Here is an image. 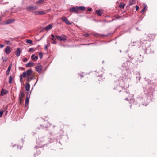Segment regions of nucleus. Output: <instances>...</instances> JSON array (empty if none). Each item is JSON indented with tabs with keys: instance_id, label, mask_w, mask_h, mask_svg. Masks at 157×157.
I'll use <instances>...</instances> for the list:
<instances>
[{
	"instance_id": "obj_1",
	"label": "nucleus",
	"mask_w": 157,
	"mask_h": 157,
	"mask_svg": "<svg viewBox=\"0 0 157 157\" xmlns=\"http://www.w3.org/2000/svg\"><path fill=\"white\" fill-rule=\"evenodd\" d=\"M32 73L33 71L31 69H29L27 70L26 72L23 73L22 74H20V82L21 83H22L23 82L22 77L23 78H25L27 76H29L32 74Z\"/></svg>"
},
{
	"instance_id": "obj_2",
	"label": "nucleus",
	"mask_w": 157,
	"mask_h": 157,
	"mask_svg": "<svg viewBox=\"0 0 157 157\" xmlns=\"http://www.w3.org/2000/svg\"><path fill=\"white\" fill-rule=\"evenodd\" d=\"M69 10L70 12L75 13H78L79 12L77 6L71 8Z\"/></svg>"
},
{
	"instance_id": "obj_3",
	"label": "nucleus",
	"mask_w": 157,
	"mask_h": 157,
	"mask_svg": "<svg viewBox=\"0 0 157 157\" xmlns=\"http://www.w3.org/2000/svg\"><path fill=\"white\" fill-rule=\"evenodd\" d=\"M62 20L66 24L68 25H71V23L69 22L68 20L67 17L65 16H63L61 18Z\"/></svg>"
},
{
	"instance_id": "obj_4",
	"label": "nucleus",
	"mask_w": 157,
	"mask_h": 157,
	"mask_svg": "<svg viewBox=\"0 0 157 157\" xmlns=\"http://www.w3.org/2000/svg\"><path fill=\"white\" fill-rule=\"evenodd\" d=\"M5 52L7 54H9L11 52V48L7 46L5 49Z\"/></svg>"
},
{
	"instance_id": "obj_5",
	"label": "nucleus",
	"mask_w": 157,
	"mask_h": 157,
	"mask_svg": "<svg viewBox=\"0 0 157 157\" xmlns=\"http://www.w3.org/2000/svg\"><path fill=\"white\" fill-rule=\"evenodd\" d=\"M37 8V6H32L28 7L27 9L28 11H30L36 10Z\"/></svg>"
},
{
	"instance_id": "obj_6",
	"label": "nucleus",
	"mask_w": 157,
	"mask_h": 157,
	"mask_svg": "<svg viewBox=\"0 0 157 157\" xmlns=\"http://www.w3.org/2000/svg\"><path fill=\"white\" fill-rule=\"evenodd\" d=\"M8 91L5 89H2L1 91L0 95L1 96H3L5 94L8 93Z\"/></svg>"
},
{
	"instance_id": "obj_7",
	"label": "nucleus",
	"mask_w": 157,
	"mask_h": 157,
	"mask_svg": "<svg viewBox=\"0 0 157 157\" xmlns=\"http://www.w3.org/2000/svg\"><path fill=\"white\" fill-rule=\"evenodd\" d=\"M25 96V94L23 91H21L19 95V99H23Z\"/></svg>"
},
{
	"instance_id": "obj_8",
	"label": "nucleus",
	"mask_w": 157,
	"mask_h": 157,
	"mask_svg": "<svg viewBox=\"0 0 157 157\" xmlns=\"http://www.w3.org/2000/svg\"><path fill=\"white\" fill-rule=\"evenodd\" d=\"M78 12L83 11L86 10V8L85 7L83 6H77Z\"/></svg>"
},
{
	"instance_id": "obj_9",
	"label": "nucleus",
	"mask_w": 157,
	"mask_h": 157,
	"mask_svg": "<svg viewBox=\"0 0 157 157\" xmlns=\"http://www.w3.org/2000/svg\"><path fill=\"white\" fill-rule=\"evenodd\" d=\"M52 25L50 24L47 25V26H46L44 28V29L46 31H48L51 29L52 28Z\"/></svg>"
},
{
	"instance_id": "obj_10",
	"label": "nucleus",
	"mask_w": 157,
	"mask_h": 157,
	"mask_svg": "<svg viewBox=\"0 0 157 157\" xmlns=\"http://www.w3.org/2000/svg\"><path fill=\"white\" fill-rule=\"evenodd\" d=\"M21 50L20 48H17L15 52V54L17 57H18L20 54Z\"/></svg>"
},
{
	"instance_id": "obj_11",
	"label": "nucleus",
	"mask_w": 157,
	"mask_h": 157,
	"mask_svg": "<svg viewBox=\"0 0 157 157\" xmlns=\"http://www.w3.org/2000/svg\"><path fill=\"white\" fill-rule=\"evenodd\" d=\"M34 64L31 62H29L28 63L26 64V66L27 68H28L31 66H34Z\"/></svg>"
},
{
	"instance_id": "obj_12",
	"label": "nucleus",
	"mask_w": 157,
	"mask_h": 157,
	"mask_svg": "<svg viewBox=\"0 0 157 157\" xmlns=\"http://www.w3.org/2000/svg\"><path fill=\"white\" fill-rule=\"evenodd\" d=\"M14 21L13 19H10L7 20L5 22L6 24H8L12 23Z\"/></svg>"
},
{
	"instance_id": "obj_13",
	"label": "nucleus",
	"mask_w": 157,
	"mask_h": 157,
	"mask_svg": "<svg viewBox=\"0 0 157 157\" xmlns=\"http://www.w3.org/2000/svg\"><path fill=\"white\" fill-rule=\"evenodd\" d=\"M30 85L29 83H27L26 84L25 88L27 91H29L30 90Z\"/></svg>"
},
{
	"instance_id": "obj_14",
	"label": "nucleus",
	"mask_w": 157,
	"mask_h": 157,
	"mask_svg": "<svg viewBox=\"0 0 157 157\" xmlns=\"http://www.w3.org/2000/svg\"><path fill=\"white\" fill-rule=\"evenodd\" d=\"M51 36L52 37V40L53 41V42H52V43L54 44H56V42L55 41L56 40V39L55 38V36L53 34H51Z\"/></svg>"
},
{
	"instance_id": "obj_15",
	"label": "nucleus",
	"mask_w": 157,
	"mask_h": 157,
	"mask_svg": "<svg viewBox=\"0 0 157 157\" xmlns=\"http://www.w3.org/2000/svg\"><path fill=\"white\" fill-rule=\"evenodd\" d=\"M31 58L33 60L36 61L38 59V57L34 55L33 54L31 56Z\"/></svg>"
},
{
	"instance_id": "obj_16",
	"label": "nucleus",
	"mask_w": 157,
	"mask_h": 157,
	"mask_svg": "<svg viewBox=\"0 0 157 157\" xmlns=\"http://www.w3.org/2000/svg\"><path fill=\"white\" fill-rule=\"evenodd\" d=\"M96 13L99 16H101L102 13V11L100 10H97L96 11Z\"/></svg>"
},
{
	"instance_id": "obj_17",
	"label": "nucleus",
	"mask_w": 157,
	"mask_h": 157,
	"mask_svg": "<svg viewBox=\"0 0 157 157\" xmlns=\"http://www.w3.org/2000/svg\"><path fill=\"white\" fill-rule=\"evenodd\" d=\"M125 6V4L122 2H121L119 5V7L123 9Z\"/></svg>"
},
{
	"instance_id": "obj_18",
	"label": "nucleus",
	"mask_w": 157,
	"mask_h": 157,
	"mask_svg": "<svg viewBox=\"0 0 157 157\" xmlns=\"http://www.w3.org/2000/svg\"><path fill=\"white\" fill-rule=\"evenodd\" d=\"M61 38L60 40V41H65L66 40L67 37L65 35H63L62 36H61Z\"/></svg>"
},
{
	"instance_id": "obj_19",
	"label": "nucleus",
	"mask_w": 157,
	"mask_h": 157,
	"mask_svg": "<svg viewBox=\"0 0 157 157\" xmlns=\"http://www.w3.org/2000/svg\"><path fill=\"white\" fill-rule=\"evenodd\" d=\"M44 0H39L36 3V4L38 5L42 4L44 3Z\"/></svg>"
},
{
	"instance_id": "obj_20",
	"label": "nucleus",
	"mask_w": 157,
	"mask_h": 157,
	"mask_svg": "<svg viewBox=\"0 0 157 157\" xmlns=\"http://www.w3.org/2000/svg\"><path fill=\"white\" fill-rule=\"evenodd\" d=\"M2 59L3 61V62L5 63L7 61L8 58L6 57H3L2 58Z\"/></svg>"
},
{
	"instance_id": "obj_21",
	"label": "nucleus",
	"mask_w": 157,
	"mask_h": 157,
	"mask_svg": "<svg viewBox=\"0 0 157 157\" xmlns=\"http://www.w3.org/2000/svg\"><path fill=\"white\" fill-rule=\"evenodd\" d=\"M29 101V99L28 98V97H27L26 98L25 100V106H26V105H27Z\"/></svg>"
},
{
	"instance_id": "obj_22",
	"label": "nucleus",
	"mask_w": 157,
	"mask_h": 157,
	"mask_svg": "<svg viewBox=\"0 0 157 157\" xmlns=\"http://www.w3.org/2000/svg\"><path fill=\"white\" fill-rule=\"evenodd\" d=\"M12 80H13V78L11 76L9 77V83L10 84H11L12 83Z\"/></svg>"
},
{
	"instance_id": "obj_23",
	"label": "nucleus",
	"mask_w": 157,
	"mask_h": 157,
	"mask_svg": "<svg viewBox=\"0 0 157 157\" xmlns=\"http://www.w3.org/2000/svg\"><path fill=\"white\" fill-rule=\"evenodd\" d=\"M33 79V78L31 77H29L27 79V81L28 82H29L30 81Z\"/></svg>"
},
{
	"instance_id": "obj_24",
	"label": "nucleus",
	"mask_w": 157,
	"mask_h": 157,
	"mask_svg": "<svg viewBox=\"0 0 157 157\" xmlns=\"http://www.w3.org/2000/svg\"><path fill=\"white\" fill-rule=\"evenodd\" d=\"M39 15H43L44 14L46 13V12L44 11H39Z\"/></svg>"
},
{
	"instance_id": "obj_25",
	"label": "nucleus",
	"mask_w": 157,
	"mask_h": 157,
	"mask_svg": "<svg viewBox=\"0 0 157 157\" xmlns=\"http://www.w3.org/2000/svg\"><path fill=\"white\" fill-rule=\"evenodd\" d=\"M5 43L6 44H9L10 45H12V43L9 41L5 40Z\"/></svg>"
},
{
	"instance_id": "obj_26",
	"label": "nucleus",
	"mask_w": 157,
	"mask_h": 157,
	"mask_svg": "<svg viewBox=\"0 0 157 157\" xmlns=\"http://www.w3.org/2000/svg\"><path fill=\"white\" fill-rule=\"evenodd\" d=\"M39 56L40 58L41 59L42 58L43 56V54L42 52H40L39 53Z\"/></svg>"
},
{
	"instance_id": "obj_27",
	"label": "nucleus",
	"mask_w": 157,
	"mask_h": 157,
	"mask_svg": "<svg viewBox=\"0 0 157 157\" xmlns=\"http://www.w3.org/2000/svg\"><path fill=\"white\" fill-rule=\"evenodd\" d=\"M146 10V7L145 6H144L143 9L142 10H141V11H140V13H143Z\"/></svg>"
},
{
	"instance_id": "obj_28",
	"label": "nucleus",
	"mask_w": 157,
	"mask_h": 157,
	"mask_svg": "<svg viewBox=\"0 0 157 157\" xmlns=\"http://www.w3.org/2000/svg\"><path fill=\"white\" fill-rule=\"evenodd\" d=\"M135 3L134 2H133L132 0H130L129 1V5H132Z\"/></svg>"
},
{
	"instance_id": "obj_29",
	"label": "nucleus",
	"mask_w": 157,
	"mask_h": 157,
	"mask_svg": "<svg viewBox=\"0 0 157 157\" xmlns=\"http://www.w3.org/2000/svg\"><path fill=\"white\" fill-rule=\"evenodd\" d=\"M33 13L34 14L36 15H39V11H36L33 12Z\"/></svg>"
},
{
	"instance_id": "obj_30",
	"label": "nucleus",
	"mask_w": 157,
	"mask_h": 157,
	"mask_svg": "<svg viewBox=\"0 0 157 157\" xmlns=\"http://www.w3.org/2000/svg\"><path fill=\"white\" fill-rule=\"evenodd\" d=\"M26 43H27L32 44V40H26Z\"/></svg>"
},
{
	"instance_id": "obj_31",
	"label": "nucleus",
	"mask_w": 157,
	"mask_h": 157,
	"mask_svg": "<svg viewBox=\"0 0 157 157\" xmlns=\"http://www.w3.org/2000/svg\"><path fill=\"white\" fill-rule=\"evenodd\" d=\"M42 67L41 65H39L37 67H35V69H42Z\"/></svg>"
},
{
	"instance_id": "obj_32",
	"label": "nucleus",
	"mask_w": 157,
	"mask_h": 157,
	"mask_svg": "<svg viewBox=\"0 0 157 157\" xmlns=\"http://www.w3.org/2000/svg\"><path fill=\"white\" fill-rule=\"evenodd\" d=\"M55 37H56V38L57 40H60V38H61V36H59L56 35V36H55Z\"/></svg>"
},
{
	"instance_id": "obj_33",
	"label": "nucleus",
	"mask_w": 157,
	"mask_h": 157,
	"mask_svg": "<svg viewBox=\"0 0 157 157\" xmlns=\"http://www.w3.org/2000/svg\"><path fill=\"white\" fill-rule=\"evenodd\" d=\"M3 111L2 110L0 111V117H1L3 115Z\"/></svg>"
},
{
	"instance_id": "obj_34",
	"label": "nucleus",
	"mask_w": 157,
	"mask_h": 157,
	"mask_svg": "<svg viewBox=\"0 0 157 157\" xmlns=\"http://www.w3.org/2000/svg\"><path fill=\"white\" fill-rule=\"evenodd\" d=\"M83 35L84 36L86 37H88L89 36V34L88 33H86L85 34H83Z\"/></svg>"
},
{
	"instance_id": "obj_35",
	"label": "nucleus",
	"mask_w": 157,
	"mask_h": 157,
	"mask_svg": "<svg viewBox=\"0 0 157 157\" xmlns=\"http://www.w3.org/2000/svg\"><path fill=\"white\" fill-rule=\"evenodd\" d=\"M50 45V44H47L45 46L44 48L45 50H47V48L49 47V46Z\"/></svg>"
},
{
	"instance_id": "obj_36",
	"label": "nucleus",
	"mask_w": 157,
	"mask_h": 157,
	"mask_svg": "<svg viewBox=\"0 0 157 157\" xmlns=\"http://www.w3.org/2000/svg\"><path fill=\"white\" fill-rule=\"evenodd\" d=\"M19 103L20 104H21L23 102V99H19Z\"/></svg>"
},
{
	"instance_id": "obj_37",
	"label": "nucleus",
	"mask_w": 157,
	"mask_h": 157,
	"mask_svg": "<svg viewBox=\"0 0 157 157\" xmlns=\"http://www.w3.org/2000/svg\"><path fill=\"white\" fill-rule=\"evenodd\" d=\"M37 72L39 73H41L42 72V69H36Z\"/></svg>"
},
{
	"instance_id": "obj_38",
	"label": "nucleus",
	"mask_w": 157,
	"mask_h": 157,
	"mask_svg": "<svg viewBox=\"0 0 157 157\" xmlns=\"http://www.w3.org/2000/svg\"><path fill=\"white\" fill-rule=\"evenodd\" d=\"M34 49L33 48H31L29 49V50L28 52H31V51H34Z\"/></svg>"
},
{
	"instance_id": "obj_39",
	"label": "nucleus",
	"mask_w": 157,
	"mask_h": 157,
	"mask_svg": "<svg viewBox=\"0 0 157 157\" xmlns=\"http://www.w3.org/2000/svg\"><path fill=\"white\" fill-rule=\"evenodd\" d=\"M28 59L27 58H25L24 59H23L22 61L23 62H26L28 61Z\"/></svg>"
},
{
	"instance_id": "obj_40",
	"label": "nucleus",
	"mask_w": 157,
	"mask_h": 157,
	"mask_svg": "<svg viewBox=\"0 0 157 157\" xmlns=\"http://www.w3.org/2000/svg\"><path fill=\"white\" fill-rule=\"evenodd\" d=\"M10 69H7V70L6 71V74L8 75L9 74V72L10 71Z\"/></svg>"
},
{
	"instance_id": "obj_41",
	"label": "nucleus",
	"mask_w": 157,
	"mask_h": 157,
	"mask_svg": "<svg viewBox=\"0 0 157 157\" xmlns=\"http://www.w3.org/2000/svg\"><path fill=\"white\" fill-rule=\"evenodd\" d=\"M136 11H137V10H138L139 9V6H137V5H136Z\"/></svg>"
},
{
	"instance_id": "obj_42",
	"label": "nucleus",
	"mask_w": 157,
	"mask_h": 157,
	"mask_svg": "<svg viewBox=\"0 0 157 157\" xmlns=\"http://www.w3.org/2000/svg\"><path fill=\"white\" fill-rule=\"evenodd\" d=\"M12 67V64L11 63L9 66L8 69H11Z\"/></svg>"
},
{
	"instance_id": "obj_43",
	"label": "nucleus",
	"mask_w": 157,
	"mask_h": 157,
	"mask_svg": "<svg viewBox=\"0 0 157 157\" xmlns=\"http://www.w3.org/2000/svg\"><path fill=\"white\" fill-rule=\"evenodd\" d=\"M50 10H51V9H48V10H47L45 12H46V13H48V12H49L50 11Z\"/></svg>"
},
{
	"instance_id": "obj_44",
	"label": "nucleus",
	"mask_w": 157,
	"mask_h": 157,
	"mask_svg": "<svg viewBox=\"0 0 157 157\" xmlns=\"http://www.w3.org/2000/svg\"><path fill=\"white\" fill-rule=\"evenodd\" d=\"M87 10L91 11L92 10V9L91 8H89Z\"/></svg>"
},
{
	"instance_id": "obj_45",
	"label": "nucleus",
	"mask_w": 157,
	"mask_h": 157,
	"mask_svg": "<svg viewBox=\"0 0 157 157\" xmlns=\"http://www.w3.org/2000/svg\"><path fill=\"white\" fill-rule=\"evenodd\" d=\"M92 44V43H90V44H82V45H89L91 44Z\"/></svg>"
},
{
	"instance_id": "obj_46",
	"label": "nucleus",
	"mask_w": 157,
	"mask_h": 157,
	"mask_svg": "<svg viewBox=\"0 0 157 157\" xmlns=\"http://www.w3.org/2000/svg\"><path fill=\"white\" fill-rule=\"evenodd\" d=\"M4 45H2V44H0V47L1 48H3V47H4Z\"/></svg>"
},
{
	"instance_id": "obj_47",
	"label": "nucleus",
	"mask_w": 157,
	"mask_h": 157,
	"mask_svg": "<svg viewBox=\"0 0 157 157\" xmlns=\"http://www.w3.org/2000/svg\"><path fill=\"white\" fill-rule=\"evenodd\" d=\"M47 42L48 44H50V42H49V40H47Z\"/></svg>"
},
{
	"instance_id": "obj_48",
	"label": "nucleus",
	"mask_w": 157,
	"mask_h": 157,
	"mask_svg": "<svg viewBox=\"0 0 157 157\" xmlns=\"http://www.w3.org/2000/svg\"><path fill=\"white\" fill-rule=\"evenodd\" d=\"M2 19V17L0 16V21H1Z\"/></svg>"
},
{
	"instance_id": "obj_49",
	"label": "nucleus",
	"mask_w": 157,
	"mask_h": 157,
	"mask_svg": "<svg viewBox=\"0 0 157 157\" xmlns=\"http://www.w3.org/2000/svg\"><path fill=\"white\" fill-rule=\"evenodd\" d=\"M128 98H125V100H128Z\"/></svg>"
},
{
	"instance_id": "obj_50",
	"label": "nucleus",
	"mask_w": 157,
	"mask_h": 157,
	"mask_svg": "<svg viewBox=\"0 0 157 157\" xmlns=\"http://www.w3.org/2000/svg\"><path fill=\"white\" fill-rule=\"evenodd\" d=\"M7 111H6V113H7Z\"/></svg>"
}]
</instances>
